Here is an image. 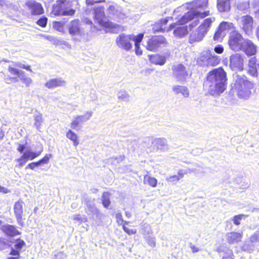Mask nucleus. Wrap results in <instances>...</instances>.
<instances>
[{"label":"nucleus","instance_id":"f257e3e1","mask_svg":"<svg viewBox=\"0 0 259 259\" xmlns=\"http://www.w3.org/2000/svg\"><path fill=\"white\" fill-rule=\"evenodd\" d=\"M227 81L226 72L222 67H220L207 74L203 86L210 95L216 97L220 96L226 89Z\"/></svg>","mask_w":259,"mask_h":259},{"label":"nucleus","instance_id":"f03ea898","mask_svg":"<svg viewBox=\"0 0 259 259\" xmlns=\"http://www.w3.org/2000/svg\"><path fill=\"white\" fill-rule=\"evenodd\" d=\"M208 2V0H195L187 3L189 5L188 8L190 10L181 17V22H186L194 20L189 25L190 29L197 25L199 17L203 18L209 15V11L202 12L201 10L207 7Z\"/></svg>","mask_w":259,"mask_h":259},{"label":"nucleus","instance_id":"7ed1b4c3","mask_svg":"<svg viewBox=\"0 0 259 259\" xmlns=\"http://www.w3.org/2000/svg\"><path fill=\"white\" fill-rule=\"evenodd\" d=\"M233 80L234 86L238 91V96L242 99H247L251 94L250 90L252 89L253 84L247 79V77L243 75H240L236 73L233 74Z\"/></svg>","mask_w":259,"mask_h":259},{"label":"nucleus","instance_id":"20e7f679","mask_svg":"<svg viewBox=\"0 0 259 259\" xmlns=\"http://www.w3.org/2000/svg\"><path fill=\"white\" fill-rule=\"evenodd\" d=\"M95 20L101 26L111 29V31L115 33V29L119 27V25L109 21L106 16L104 9L103 7H95L93 10Z\"/></svg>","mask_w":259,"mask_h":259},{"label":"nucleus","instance_id":"39448f33","mask_svg":"<svg viewBox=\"0 0 259 259\" xmlns=\"http://www.w3.org/2000/svg\"><path fill=\"white\" fill-rule=\"evenodd\" d=\"M214 21V18H207L205 19L201 25L197 28L195 32H192L189 36V41L191 44L194 42L200 41L203 39L207 33L211 23Z\"/></svg>","mask_w":259,"mask_h":259},{"label":"nucleus","instance_id":"423d86ee","mask_svg":"<svg viewBox=\"0 0 259 259\" xmlns=\"http://www.w3.org/2000/svg\"><path fill=\"white\" fill-rule=\"evenodd\" d=\"M172 76L177 81L184 82L191 75V72L183 64H174L171 67Z\"/></svg>","mask_w":259,"mask_h":259},{"label":"nucleus","instance_id":"0eeeda50","mask_svg":"<svg viewBox=\"0 0 259 259\" xmlns=\"http://www.w3.org/2000/svg\"><path fill=\"white\" fill-rule=\"evenodd\" d=\"M245 39L238 31H233L230 33L228 40L229 48L235 52L240 51Z\"/></svg>","mask_w":259,"mask_h":259},{"label":"nucleus","instance_id":"6e6552de","mask_svg":"<svg viewBox=\"0 0 259 259\" xmlns=\"http://www.w3.org/2000/svg\"><path fill=\"white\" fill-rule=\"evenodd\" d=\"M165 38L162 35H154L148 38L145 45L149 51H155L165 43Z\"/></svg>","mask_w":259,"mask_h":259},{"label":"nucleus","instance_id":"1a4fd4ad","mask_svg":"<svg viewBox=\"0 0 259 259\" xmlns=\"http://www.w3.org/2000/svg\"><path fill=\"white\" fill-rule=\"evenodd\" d=\"M181 20V18L177 22L171 23L168 30L169 31L175 28L174 34L175 36L178 37H182L186 35L188 32L187 26L183 25L188 22H182Z\"/></svg>","mask_w":259,"mask_h":259},{"label":"nucleus","instance_id":"9d476101","mask_svg":"<svg viewBox=\"0 0 259 259\" xmlns=\"http://www.w3.org/2000/svg\"><path fill=\"white\" fill-rule=\"evenodd\" d=\"M253 23V18L249 15H247L240 18V28L247 35H250L252 33Z\"/></svg>","mask_w":259,"mask_h":259},{"label":"nucleus","instance_id":"9b49d317","mask_svg":"<svg viewBox=\"0 0 259 259\" xmlns=\"http://www.w3.org/2000/svg\"><path fill=\"white\" fill-rule=\"evenodd\" d=\"M131 40H132L131 35L121 33L117 37L115 41L119 48H122L126 51H129L132 49L133 46Z\"/></svg>","mask_w":259,"mask_h":259},{"label":"nucleus","instance_id":"f8f14e48","mask_svg":"<svg viewBox=\"0 0 259 259\" xmlns=\"http://www.w3.org/2000/svg\"><path fill=\"white\" fill-rule=\"evenodd\" d=\"M93 115V112L88 111L83 115H78L74 117V119L71 123L70 127L75 130H78V125L89 120Z\"/></svg>","mask_w":259,"mask_h":259},{"label":"nucleus","instance_id":"ddd939ff","mask_svg":"<svg viewBox=\"0 0 259 259\" xmlns=\"http://www.w3.org/2000/svg\"><path fill=\"white\" fill-rule=\"evenodd\" d=\"M243 65L242 56L238 53L231 55L230 57V66L232 70H242Z\"/></svg>","mask_w":259,"mask_h":259},{"label":"nucleus","instance_id":"4468645a","mask_svg":"<svg viewBox=\"0 0 259 259\" xmlns=\"http://www.w3.org/2000/svg\"><path fill=\"white\" fill-rule=\"evenodd\" d=\"M25 6L31 11L33 15H38L44 13L42 5L35 1L29 0L25 3Z\"/></svg>","mask_w":259,"mask_h":259},{"label":"nucleus","instance_id":"2eb2a0df","mask_svg":"<svg viewBox=\"0 0 259 259\" xmlns=\"http://www.w3.org/2000/svg\"><path fill=\"white\" fill-rule=\"evenodd\" d=\"M241 51L248 56H254L257 52V46L252 40L246 38Z\"/></svg>","mask_w":259,"mask_h":259},{"label":"nucleus","instance_id":"dca6fc26","mask_svg":"<svg viewBox=\"0 0 259 259\" xmlns=\"http://www.w3.org/2000/svg\"><path fill=\"white\" fill-rule=\"evenodd\" d=\"M81 23L78 19H74L70 22L68 25V31L69 34L74 36H80L82 33V30L80 27Z\"/></svg>","mask_w":259,"mask_h":259},{"label":"nucleus","instance_id":"f3484780","mask_svg":"<svg viewBox=\"0 0 259 259\" xmlns=\"http://www.w3.org/2000/svg\"><path fill=\"white\" fill-rule=\"evenodd\" d=\"M167 140L165 138H155L152 141L154 149L161 151H166L168 149Z\"/></svg>","mask_w":259,"mask_h":259},{"label":"nucleus","instance_id":"a211bd4d","mask_svg":"<svg viewBox=\"0 0 259 259\" xmlns=\"http://www.w3.org/2000/svg\"><path fill=\"white\" fill-rule=\"evenodd\" d=\"M14 209L17 223L22 227L24 224V222L22 221V214L23 213L22 201L16 202L14 204Z\"/></svg>","mask_w":259,"mask_h":259},{"label":"nucleus","instance_id":"6ab92c4d","mask_svg":"<svg viewBox=\"0 0 259 259\" xmlns=\"http://www.w3.org/2000/svg\"><path fill=\"white\" fill-rule=\"evenodd\" d=\"M1 230L7 236L14 237L20 235L21 233L17 230L16 227L10 224L2 225Z\"/></svg>","mask_w":259,"mask_h":259},{"label":"nucleus","instance_id":"aec40b11","mask_svg":"<svg viewBox=\"0 0 259 259\" xmlns=\"http://www.w3.org/2000/svg\"><path fill=\"white\" fill-rule=\"evenodd\" d=\"M66 5V0H57L52 6V13L55 16L62 15Z\"/></svg>","mask_w":259,"mask_h":259},{"label":"nucleus","instance_id":"412c9836","mask_svg":"<svg viewBox=\"0 0 259 259\" xmlns=\"http://www.w3.org/2000/svg\"><path fill=\"white\" fill-rule=\"evenodd\" d=\"M37 149L38 151L34 152L30 150H26L23 154L22 155V158H26L27 160H33L35 158L39 156L43 151V146L40 145L38 146Z\"/></svg>","mask_w":259,"mask_h":259},{"label":"nucleus","instance_id":"4be33fe9","mask_svg":"<svg viewBox=\"0 0 259 259\" xmlns=\"http://www.w3.org/2000/svg\"><path fill=\"white\" fill-rule=\"evenodd\" d=\"M150 62L155 65L162 66L166 60L165 56L161 55L158 54L148 55Z\"/></svg>","mask_w":259,"mask_h":259},{"label":"nucleus","instance_id":"5701e85b","mask_svg":"<svg viewBox=\"0 0 259 259\" xmlns=\"http://www.w3.org/2000/svg\"><path fill=\"white\" fill-rule=\"evenodd\" d=\"M258 63H257V59L255 57H253L249 59L248 61V72L253 77L257 76V68Z\"/></svg>","mask_w":259,"mask_h":259},{"label":"nucleus","instance_id":"b1692460","mask_svg":"<svg viewBox=\"0 0 259 259\" xmlns=\"http://www.w3.org/2000/svg\"><path fill=\"white\" fill-rule=\"evenodd\" d=\"M65 84V81L61 78H53L48 81L45 83V87L48 89H53L58 87L63 86Z\"/></svg>","mask_w":259,"mask_h":259},{"label":"nucleus","instance_id":"393cba45","mask_svg":"<svg viewBox=\"0 0 259 259\" xmlns=\"http://www.w3.org/2000/svg\"><path fill=\"white\" fill-rule=\"evenodd\" d=\"M231 0H217V9L220 12H228L231 9Z\"/></svg>","mask_w":259,"mask_h":259},{"label":"nucleus","instance_id":"a878e982","mask_svg":"<svg viewBox=\"0 0 259 259\" xmlns=\"http://www.w3.org/2000/svg\"><path fill=\"white\" fill-rule=\"evenodd\" d=\"M210 51H207L202 53L197 60V63L201 66H209V56Z\"/></svg>","mask_w":259,"mask_h":259},{"label":"nucleus","instance_id":"bb28decb","mask_svg":"<svg viewBox=\"0 0 259 259\" xmlns=\"http://www.w3.org/2000/svg\"><path fill=\"white\" fill-rule=\"evenodd\" d=\"M210 51H207L202 53L197 60V63L201 66H209V56Z\"/></svg>","mask_w":259,"mask_h":259},{"label":"nucleus","instance_id":"cd10ccee","mask_svg":"<svg viewBox=\"0 0 259 259\" xmlns=\"http://www.w3.org/2000/svg\"><path fill=\"white\" fill-rule=\"evenodd\" d=\"M227 239L229 244H234L240 241L242 238V235L238 232L228 233L226 235Z\"/></svg>","mask_w":259,"mask_h":259},{"label":"nucleus","instance_id":"c85d7f7f","mask_svg":"<svg viewBox=\"0 0 259 259\" xmlns=\"http://www.w3.org/2000/svg\"><path fill=\"white\" fill-rule=\"evenodd\" d=\"M122 9L118 6H110L107 9L108 13L113 17L123 18L124 14L121 11Z\"/></svg>","mask_w":259,"mask_h":259},{"label":"nucleus","instance_id":"c756f323","mask_svg":"<svg viewBox=\"0 0 259 259\" xmlns=\"http://www.w3.org/2000/svg\"><path fill=\"white\" fill-rule=\"evenodd\" d=\"M172 90L175 94H181L184 98H188L189 96V91L188 88L185 86L174 85Z\"/></svg>","mask_w":259,"mask_h":259},{"label":"nucleus","instance_id":"7c9ffc66","mask_svg":"<svg viewBox=\"0 0 259 259\" xmlns=\"http://www.w3.org/2000/svg\"><path fill=\"white\" fill-rule=\"evenodd\" d=\"M111 194L108 192H104L102 195L101 200L103 206L106 208H108L111 204Z\"/></svg>","mask_w":259,"mask_h":259},{"label":"nucleus","instance_id":"2f4dec72","mask_svg":"<svg viewBox=\"0 0 259 259\" xmlns=\"http://www.w3.org/2000/svg\"><path fill=\"white\" fill-rule=\"evenodd\" d=\"M233 28H234V25L232 23L225 21L221 22L218 27V29L220 30L221 31L226 33V31L230 30Z\"/></svg>","mask_w":259,"mask_h":259},{"label":"nucleus","instance_id":"473e14b6","mask_svg":"<svg viewBox=\"0 0 259 259\" xmlns=\"http://www.w3.org/2000/svg\"><path fill=\"white\" fill-rule=\"evenodd\" d=\"M86 212L89 215H91L98 208L93 201L89 199L86 203Z\"/></svg>","mask_w":259,"mask_h":259},{"label":"nucleus","instance_id":"72a5a7b5","mask_svg":"<svg viewBox=\"0 0 259 259\" xmlns=\"http://www.w3.org/2000/svg\"><path fill=\"white\" fill-rule=\"evenodd\" d=\"M34 125L36 127L38 131H40V128L43 121L42 114L39 112H37L34 115Z\"/></svg>","mask_w":259,"mask_h":259},{"label":"nucleus","instance_id":"f704fd0d","mask_svg":"<svg viewBox=\"0 0 259 259\" xmlns=\"http://www.w3.org/2000/svg\"><path fill=\"white\" fill-rule=\"evenodd\" d=\"M255 243V242H252L249 239V241H246L244 242L242 246V249L243 251L251 252L254 250L256 248Z\"/></svg>","mask_w":259,"mask_h":259},{"label":"nucleus","instance_id":"c9c22d12","mask_svg":"<svg viewBox=\"0 0 259 259\" xmlns=\"http://www.w3.org/2000/svg\"><path fill=\"white\" fill-rule=\"evenodd\" d=\"M144 183L145 184H148L152 187H156L157 184V180L154 177L146 175L144 177Z\"/></svg>","mask_w":259,"mask_h":259},{"label":"nucleus","instance_id":"e433bc0d","mask_svg":"<svg viewBox=\"0 0 259 259\" xmlns=\"http://www.w3.org/2000/svg\"><path fill=\"white\" fill-rule=\"evenodd\" d=\"M66 137L73 142L74 146H77L79 144L77 135L72 130H69L66 133Z\"/></svg>","mask_w":259,"mask_h":259},{"label":"nucleus","instance_id":"4c0bfd02","mask_svg":"<svg viewBox=\"0 0 259 259\" xmlns=\"http://www.w3.org/2000/svg\"><path fill=\"white\" fill-rule=\"evenodd\" d=\"M117 97L118 100L120 101L128 102L130 100V96L126 91L121 90L118 92L117 94Z\"/></svg>","mask_w":259,"mask_h":259},{"label":"nucleus","instance_id":"58836bf2","mask_svg":"<svg viewBox=\"0 0 259 259\" xmlns=\"http://www.w3.org/2000/svg\"><path fill=\"white\" fill-rule=\"evenodd\" d=\"M209 66H215L217 65L220 61L219 57L214 53L212 54L210 52L209 56Z\"/></svg>","mask_w":259,"mask_h":259},{"label":"nucleus","instance_id":"ea45409f","mask_svg":"<svg viewBox=\"0 0 259 259\" xmlns=\"http://www.w3.org/2000/svg\"><path fill=\"white\" fill-rule=\"evenodd\" d=\"M249 7V3L247 2H238L236 5V8L238 10L244 11Z\"/></svg>","mask_w":259,"mask_h":259},{"label":"nucleus","instance_id":"a19ab883","mask_svg":"<svg viewBox=\"0 0 259 259\" xmlns=\"http://www.w3.org/2000/svg\"><path fill=\"white\" fill-rule=\"evenodd\" d=\"M195 169L194 168H187V169H181L178 170L177 176L180 177V180L183 178L185 175L188 173L195 172Z\"/></svg>","mask_w":259,"mask_h":259},{"label":"nucleus","instance_id":"79ce46f5","mask_svg":"<svg viewBox=\"0 0 259 259\" xmlns=\"http://www.w3.org/2000/svg\"><path fill=\"white\" fill-rule=\"evenodd\" d=\"M52 157V155L51 154H46L42 159L36 161L38 166H40L43 164H47L49 161L50 158Z\"/></svg>","mask_w":259,"mask_h":259},{"label":"nucleus","instance_id":"37998d69","mask_svg":"<svg viewBox=\"0 0 259 259\" xmlns=\"http://www.w3.org/2000/svg\"><path fill=\"white\" fill-rule=\"evenodd\" d=\"M131 36L132 37V40L134 41L135 45H140V43L143 38L144 34L142 33H139L136 36L131 35Z\"/></svg>","mask_w":259,"mask_h":259},{"label":"nucleus","instance_id":"c03bdc74","mask_svg":"<svg viewBox=\"0 0 259 259\" xmlns=\"http://www.w3.org/2000/svg\"><path fill=\"white\" fill-rule=\"evenodd\" d=\"M93 219L101 221L104 218V214L100 212L99 209H97L92 215Z\"/></svg>","mask_w":259,"mask_h":259},{"label":"nucleus","instance_id":"a18cd8bd","mask_svg":"<svg viewBox=\"0 0 259 259\" xmlns=\"http://www.w3.org/2000/svg\"><path fill=\"white\" fill-rule=\"evenodd\" d=\"M226 35V33L222 32L219 30L218 28L217 30L215 31L214 36L213 39L214 40L217 41H221L222 40L223 38Z\"/></svg>","mask_w":259,"mask_h":259},{"label":"nucleus","instance_id":"49530a36","mask_svg":"<svg viewBox=\"0 0 259 259\" xmlns=\"http://www.w3.org/2000/svg\"><path fill=\"white\" fill-rule=\"evenodd\" d=\"M180 180V177L177 175H173L166 178V181L171 185H176Z\"/></svg>","mask_w":259,"mask_h":259},{"label":"nucleus","instance_id":"de8ad7c7","mask_svg":"<svg viewBox=\"0 0 259 259\" xmlns=\"http://www.w3.org/2000/svg\"><path fill=\"white\" fill-rule=\"evenodd\" d=\"M152 30L155 33L159 32H164L165 31V27H162V25L157 22L153 26Z\"/></svg>","mask_w":259,"mask_h":259},{"label":"nucleus","instance_id":"09e8293b","mask_svg":"<svg viewBox=\"0 0 259 259\" xmlns=\"http://www.w3.org/2000/svg\"><path fill=\"white\" fill-rule=\"evenodd\" d=\"M8 70L9 73H10L11 74L13 75L16 76V77L18 76V75L20 74L21 72L22 71V70H19L17 68H16L15 67H13L11 66H9V67L8 68Z\"/></svg>","mask_w":259,"mask_h":259},{"label":"nucleus","instance_id":"8fccbe9b","mask_svg":"<svg viewBox=\"0 0 259 259\" xmlns=\"http://www.w3.org/2000/svg\"><path fill=\"white\" fill-rule=\"evenodd\" d=\"M25 245V242L21 240V239H19L17 240L14 247L15 248H16L17 250H18L20 252L22 248Z\"/></svg>","mask_w":259,"mask_h":259},{"label":"nucleus","instance_id":"3c124183","mask_svg":"<svg viewBox=\"0 0 259 259\" xmlns=\"http://www.w3.org/2000/svg\"><path fill=\"white\" fill-rule=\"evenodd\" d=\"M47 22L48 18L45 16H42L37 21V24L42 27H45L47 24Z\"/></svg>","mask_w":259,"mask_h":259},{"label":"nucleus","instance_id":"603ef678","mask_svg":"<svg viewBox=\"0 0 259 259\" xmlns=\"http://www.w3.org/2000/svg\"><path fill=\"white\" fill-rule=\"evenodd\" d=\"M4 80L6 83L10 84L11 83H15L18 81V78L17 77H10L9 76H5Z\"/></svg>","mask_w":259,"mask_h":259},{"label":"nucleus","instance_id":"864d4df0","mask_svg":"<svg viewBox=\"0 0 259 259\" xmlns=\"http://www.w3.org/2000/svg\"><path fill=\"white\" fill-rule=\"evenodd\" d=\"M10 247L9 243L4 238H0V250H4Z\"/></svg>","mask_w":259,"mask_h":259},{"label":"nucleus","instance_id":"5fc2aeb1","mask_svg":"<svg viewBox=\"0 0 259 259\" xmlns=\"http://www.w3.org/2000/svg\"><path fill=\"white\" fill-rule=\"evenodd\" d=\"M75 10L73 9H67V5H66V8L64 9L63 11V13L62 14L63 16H73L75 14Z\"/></svg>","mask_w":259,"mask_h":259},{"label":"nucleus","instance_id":"6e6d98bb","mask_svg":"<svg viewBox=\"0 0 259 259\" xmlns=\"http://www.w3.org/2000/svg\"><path fill=\"white\" fill-rule=\"evenodd\" d=\"M53 27L60 32H62L64 30V25L60 22H55L53 24Z\"/></svg>","mask_w":259,"mask_h":259},{"label":"nucleus","instance_id":"4d7b16f0","mask_svg":"<svg viewBox=\"0 0 259 259\" xmlns=\"http://www.w3.org/2000/svg\"><path fill=\"white\" fill-rule=\"evenodd\" d=\"M146 241L148 245L151 247H154L155 246L156 239L155 237L148 236L146 238Z\"/></svg>","mask_w":259,"mask_h":259},{"label":"nucleus","instance_id":"13d9d810","mask_svg":"<svg viewBox=\"0 0 259 259\" xmlns=\"http://www.w3.org/2000/svg\"><path fill=\"white\" fill-rule=\"evenodd\" d=\"M250 241L252 242H259V230L256 231L253 235L250 237Z\"/></svg>","mask_w":259,"mask_h":259},{"label":"nucleus","instance_id":"bf43d9fd","mask_svg":"<svg viewBox=\"0 0 259 259\" xmlns=\"http://www.w3.org/2000/svg\"><path fill=\"white\" fill-rule=\"evenodd\" d=\"M15 65L17 67H19L22 69H25L28 71L32 72V70L31 69L30 65H26L25 64L21 63V62H17L16 63Z\"/></svg>","mask_w":259,"mask_h":259},{"label":"nucleus","instance_id":"052dcab7","mask_svg":"<svg viewBox=\"0 0 259 259\" xmlns=\"http://www.w3.org/2000/svg\"><path fill=\"white\" fill-rule=\"evenodd\" d=\"M243 215V214H239L235 215L232 220L234 224L237 226L240 225V221L242 219V218Z\"/></svg>","mask_w":259,"mask_h":259},{"label":"nucleus","instance_id":"680f3d73","mask_svg":"<svg viewBox=\"0 0 259 259\" xmlns=\"http://www.w3.org/2000/svg\"><path fill=\"white\" fill-rule=\"evenodd\" d=\"M105 2V0H86L87 6H92L96 3Z\"/></svg>","mask_w":259,"mask_h":259},{"label":"nucleus","instance_id":"e2e57ef3","mask_svg":"<svg viewBox=\"0 0 259 259\" xmlns=\"http://www.w3.org/2000/svg\"><path fill=\"white\" fill-rule=\"evenodd\" d=\"M214 51L218 54H222L224 51V48L223 46L221 45H218L214 47Z\"/></svg>","mask_w":259,"mask_h":259},{"label":"nucleus","instance_id":"0e129e2a","mask_svg":"<svg viewBox=\"0 0 259 259\" xmlns=\"http://www.w3.org/2000/svg\"><path fill=\"white\" fill-rule=\"evenodd\" d=\"M65 255L62 252H59L57 254H55L53 259H65Z\"/></svg>","mask_w":259,"mask_h":259},{"label":"nucleus","instance_id":"69168bd1","mask_svg":"<svg viewBox=\"0 0 259 259\" xmlns=\"http://www.w3.org/2000/svg\"><path fill=\"white\" fill-rule=\"evenodd\" d=\"M116 219L118 224L121 225L123 223V220L121 213L118 212L116 214Z\"/></svg>","mask_w":259,"mask_h":259},{"label":"nucleus","instance_id":"338daca9","mask_svg":"<svg viewBox=\"0 0 259 259\" xmlns=\"http://www.w3.org/2000/svg\"><path fill=\"white\" fill-rule=\"evenodd\" d=\"M17 161L19 162V163L18 164V166L21 168L25 164V163L28 160H26V158H22V156H21L19 158L17 159Z\"/></svg>","mask_w":259,"mask_h":259},{"label":"nucleus","instance_id":"774afa93","mask_svg":"<svg viewBox=\"0 0 259 259\" xmlns=\"http://www.w3.org/2000/svg\"><path fill=\"white\" fill-rule=\"evenodd\" d=\"M26 87H29L32 83V80L30 77H28L22 81Z\"/></svg>","mask_w":259,"mask_h":259}]
</instances>
